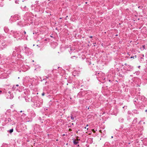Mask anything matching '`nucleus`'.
Here are the masks:
<instances>
[{
	"mask_svg": "<svg viewBox=\"0 0 147 147\" xmlns=\"http://www.w3.org/2000/svg\"><path fill=\"white\" fill-rule=\"evenodd\" d=\"M139 61L140 63H143L144 62V58L143 57H140L139 59Z\"/></svg>",
	"mask_w": 147,
	"mask_h": 147,
	"instance_id": "6ab92c4d",
	"label": "nucleus"
},
{
	"mask_svg": "<svg viewBox=\"0 0 147 147\" xmlns=\"http://www.w3.org/2000/svg\"><path fill=\"white\" fill-rule=\"evenodd\" d=\"M99 74V73L98 72H96V73L95 74V75H97V74Z\"/></svg>",
	"mask_w": 147,
	"mask_h": 147,
	"instance_id": "a19ab883",
	"label": "nucleus"
},
{
	"mask_svg": "<svg viewBox=\"0 0 147 147\" xmlns=\"http://www.w3.org/2000/svg\"><path fill=\"white\" fill-rule=\"evenodd\" d=\"M38 2L39 1H36L35 2V4L34 5H32L31 6L32 10L37 12L40 11L41 9L40 3Z\"/></svg>",
	"mask_w": 147,
	"mask_h": 147,
	"instance_id": "f03ea898",
	"label": "nucleus"
},
{
	"mask_svg": "<svg viewBox=\"0 0 147 147\" xmlns=\"http://www.w3.org/2000/svg\"><path fill=\"white\" fill-rule=\"evenodd\" d=\"M75 57V56H73L71 57V58H72H72H73V57Z\"/></svg>",
	"mask_w": 147,
	"mask_h": 147,
	"instance_id": "c03bdc74",
	"label": "nucleus"
},
{
	"mask_svg": "<svg viewBox=\"0 0 147 147\" xmlns=\"http://www.w3.org/2000/svg\"><path fill=\"white\" fill-rule=\"evenodd\" d=\"M32 102H33V107H40L42 104L43 100L37 96L34 97L32 98Z\"/></svg>",
	"mask_w": 147,
	"mask_h": 147,
	"instance_id": "f257e3e1",
	"label": "nucleus"
},
{
	"mask_svg": "<svg viewBox=\"0 0 147 147\" xmlns=\"http://www.w3.org/2000/svg\"><path fill=\"white\" fill-rule=\"evenodd\" d=\"M18 89V88H16V86H15L14 85L12 88V90H17Z\"/></svg>",
	"mask_w": 147,
	"mask_h": 147,
	"instance_id": "412c9836",
	"label": "nucleus"
},
{
	"mask_svg": "<svg viewBox=\"0 0 147 147\" xmlns=\"http://www.w3.org/2000/svg\"><path fill=\"white\" fill-rule=\"evenodd\" d=\"M20 34L17 32H13V35L14 38H16L20 36Z\"/></svg>",
	"mask_w": 147,
	"mask_h": 147,
	"instance_id": "9d476101",
	"label": "nucleus"
},
{
	"mask_svg": "<svg viewBox=\"0 0 147 147\" xmlns=\"http://www.w3.org/2000/svg\"><path fill=\"white\" fill-rule=\"evenodd\" d=\"M142 56L143 57H144V55H142Z\"/></svg>",
	"mask_w": 147,
	"mask_h": 147,
	"instance_id": "4d7b16f0",
	"label": "nucleus"
},
{
	"mask_svg": "<svg viewBox=\"0 0 147 147\" xmlns=\"http://www.w3.org/2000/svg\"><path fill=\"white\" fill-rule=\"evenodd\" d=\"M69 52L70 54L73 53H75L76 52V50L74 47H70L69 50Z\"/></svg>",
	"mask_w": 147,
	"mask_h": 147,
	"instance_id": "1a4fd4ad",
	"label": "nucleus"
},
{
	"mask_svg": "<svg viewBox=\"0 0 147 147\" xmlns=\"http://www.w3.org/2000/svg\"><path fill=\"white\" fill-rule=\"evenodd\" d=\"M40 128V126L38 125H35L34 127V131H38Z\"/></svg>",
	"mask_w": 147,
	"mask_h": 147,
	"instance_id": "9b49d317",
	"label": "nucleus"
},
{
	"mask_svg": "<svg viewBox=\"0 0 147 147\" xmlns=\"http://www.w3.org/2000/svg\"><path fill=\"white\" fill-rule=\"evenodd\" d=\"M29 115L31 117V118L28 121H31L32 120V118L34 117L36 115L35 113L33 111H32L29 113Z\"/></svg>",
	"mask_w": 147,
	"mask_h": 147,
	"instance_id": "423d86ee",
	"label": "nucleus"
},
{
	"mask_svg": "<svg viewBox=\"0 0 147 147\" xmlns=\"http://www.w3.org/2000/svg\"><path fill=\"white\" fill-rule=\"evenodd\" d=\"M7 46L5 43V40H2L0 41V47L2 49L6 48Z\"/></svg>",
	"mask_w": 147,
	"mask_h": 147,
	"instance_id": "39448f33",
	"label": "nucleus"
},
{
	"mask_svg": "<svg viewBox=\"0 0 147 147\" xmlns=\"http://www.w3.org/2000/svg\"><path fill=\"white\" fill-rule=\"evenodd\" d=\"M113 136H111V138H113Z\"/></svg>",
	"mask_w": 147,
	"mask_h": 147,
	"instance_id": "69168bd1",
	"label": "nucleus"
},
{
	"mask_svg": "<svg viewBox=\"0 0 147 147\" xmlns=\"http://www.w3.org/2000/svg\"><path fill=\"white\" fill-rule=\"evenodd\" d=\"M141 122V121H139V123H138V124H140V122Z\"/></svg>",
	"mask_w": 147,
	"mask_h": 147,
	"instance_id": "8fccbe9b",
	"label": "nucleus"
},
{
	"mask_svg": "<svg viewBox=\"0 0 147 147\" xmlns=\"http://www.w3.org/2000/svg\"><path fill=\"white\" fill-rule=\"evenodd\" d=\"M89 37L90 38H92V36H89Z\"/></svg>",
	"mask_w": 147,
	"mask_h": 147,
	"instance_id": "a18cd8bd",
	"label": "nucleus"
},
{
	"mask_svg": "<svg viewBox=\"0 0 147 147\" xmlns=\"http://www.w3.org/2000/svg\"><path fill=\"white\" fill-rule=\"evenodd\" d=\"M48 75L49 78H52V76L51 75V74H49Z\"/></svg>",
	"mask_w": 147,
	"mask_h": 147,
	"instance_id": "c9c22d12",
	"label": "nucleus"
},
{
	"mask_svg": "<svg viewBox=\"0 0 147 147\" xmlns=\"http://www.w3.org/2000/svg\"><path fill=\"white\" fill-rule=\"evenodd\" d=\"M88 124H87V125H86V127H87V126H88Z\"/></svg>",
	"mask_w": 147,
	"mask_h": 147,
	"instance_id": "bf43d9fd",
	"label": "nucleus"
},
{
	"mask_svg": "<svg viewBox=\"0 0 147 147\" xmlns=\"http://www.w3.org/2000/svg\"><path fill=\"white\" fill-rule=\"evenodd\" d=\"M10 110H7L6 113H5V114H6L7 113H9L10 112Z\"/></svg>",
	"mask_w": 147,
	"mask_h": 147,
	"instance_id": "72a5a7b5",
	"label": "nucleus"
},
{
	"mask_svg": "<svg viewBox=\"0 0 147 147\" xmlns=\"http://www.w3.org/2000/svg\"><path fill=\"white\" fill-rule=\"evenodd\" d=\"M22 32H23V33H24V34H25L26 33V32L25 31H23L22 30L20 32V34H21V33H22Z\"/></svg>",
	"mask_w": 147,
	"mask_h": 147,
	"instance_id": "c85d7f7f",
	"label": "nucleus"
},
{
	"mask_svg": "<svg viewBox=\"0 0 147 147\" xmlns=\"http://www.w3.org/2000/svg\"><path fill=\"white\" fill-rule=\"evenodd\" d=\"M84 128H85V129H86V127H84Z\"/></svg>",
	"mask_w": 147,
	"mask_h": 147,
	"instance_id": "0e129e2a",
	"label": "nucleus"
},
{
	"mask_svg": "<svg viewBox=\"0 0 147 147\" xmlns=\"http://www.w3.org/2000/svg\"><path fill=\"white\" fill-rule=\"evenodd\" d=\"M79 143L78 142L76 141L75 140H73V143L74 144L76 145Z\"/></svg>",
	"mask_w": 147,
	"mask_h": 147,
	"instance_id": "5701e85b",
	"label": "nucleus"
},
{
	"mask_svg": "<svg viewBox=\"0 0 147 147\" xmlns=\"http://www.w3.org/2000/svg\"><path fill=\"white\" fill-rule=\"evenodd\" d=\"M79 146V145H78V146Z\"/></svg>",
	"mask_w": 147,
	"mask_h": 147,
	"instance_id": "338daca9",
	"label": "nucleus"
},
{
	"mask_svg": "<svg viewBox=\"0 0 147 147\" xmlns=\"http://www.w3.org/2000/svg\"><path fill=\"white\" fill-rule=\"evenodd\" d=\"M17 25L19 26H22V23L21 22H18Z\"/></svg>",
	"mask_w": 147,
	"mask_h": 147,
	"instance_id": "bb28decb",
	"label": "nucleus"
},
{
	"mask_svg": "<svg viewBox=\"0 0 147 147\" xmlns=\"http://www.w3.org/2000/svg\"><path fill=\"white\" fill-rule=\"evenodd\" d=\"M45 41H47V38L45 39Z\"/></svg>",
	"mask_w": 147,
	"mask_h": 147,
	"instance_id": "3c124183",
	"label": "nucleus"
},
{
	"mask_svg": "<svg viewBox=\"0 0 147 147\" xmlns=\"http://www.w3.org/2000/svg\"><path fill=\"white\" fill-rule=\"evenodd\" d=\"M14 50H15L16 51H18L19 48L18 47H15Z\"/></svg>",
	"mask_w": 147,
	"mask_h": 147,
	"instance_id": "7c9ffc66",
	"label": "nucleus"
},
{
	"mask_svg": "<svg viewBox=\"0 0 147 147\" xmlns=\"http://www.w3.org/2000/svg\"><path fill=\"white\" fill-rule=\"evenodd\" d=\"M17 57L18 58L22 59H23L24 58V56L20 54H18Z\"/></svg>",
	"mask_w": 147,
	"mask_h": 147,
	"instance_id": "f3484780",
	"label": "nucleus"
},
{
	"mask_svg": "<svg viewBox=\"0 0 147 147\" xmlns=\"http://www.w3.org/2000/svg\"><path fill=\"white\" fill-rule=\"evenodd\" d=\"M137 57V56L136 55H135L134 56H133V57H130V58H133V59H134V58H136Z\"/></svg>",
	"mask_w": 147,
	"mask_h": 147,
	"instance_id": "2f4dec72",
	"label": "nucleus"
},
{
	"mask_svg": "<svg viewBox=\"0 0 147 147\" xmlns=\"http://www.w3.org/2000/svg\"><path fill=\"white\" fill-rule=\"evenodd\" d=\"M47 83V82H45V84H46Z\"/></svg>",
	"mask_w": 147,
	"mask_h": 147,
	"instance_id": "6e6d98bb",
	"label": "nucleus"
},
{
	"mask_svg": "<svg viewBox=\"0 0 147 147\" xmlns=\"http://www.w3.org/2000/svg\"><path fill=\"white\" fill-rule=\"evenodd\" d=\"M137 121V117H135L133 120V121L132 122V124H136Z\"/></svg>",
	"mask_w": 147,
	"mask_h": 147,
	"instance_id": "2eb2a0df",
	"label": "nucleus"
},
{
	"mask_svg": "<svg viewBox=\"0 0 147 147\" xmlns=\"http://www.w3.org/2000/svg\"><path fill=\"white\" fill-rule=\"evenodd\" d=\"M119 121L120 123H123L124 121V119L122 117H120L119 118Z\"/></svg>",
	"mask_w": 147,
	"mask_h": 147,
	"instance_id": "aec40b11",
	"label": "nucleus"
},
{
	"mask_svg": "<svg viewBox=\"0 0 147 147\" xmlns=\"http://www.w3.org/2000/svg\"><path fill=\"white\" fill-rule=\"evenodd\" d=\"M91 64V62H90L89 63V65H90Z\"/></svg>",
	"mask_w": 147,
	"mask_h": 147,
	"instance_id": "864d4df0",
	"label": "nucleus"
},
{
	"mask_svg": "<svg viewBox=\"0 0 147 147\" xmlns=\"http://www.w3.org/2000/svg\"><path fill=\"white\" fill-rule=\"evenodd\" d=\"M92 130L94 133H95L96 132V131H95L94 129H92Z\"/></svg>",
	"mask_w": 147,
	"mask_h": 147,
	"instance_id": "e433bc0d",
	"label": "nucleus"
},
{
	"mask_svg": "<svg viewBox=\"0 0 147 147\" xmlns=\"http://www.w3.org/2000/svg\"><path fill=\"white\" fill-rule=\"evenodd\" d=\"M13 95H12V96H11L10 97V99H12L13 98Z\"/></svg>",
	"mask_w": 147,
	"mask_h": 147,
	"instance_id": "79ce46f5",
	"label": "nucleus"
},
{
	"mask_svg": "<svg viewBox=\"0 0 147 147\" xmlns=\"http://www.w3.org/2000/svg\"><path fill=\"white\" fill-rule=\"evenodd\" d=\"M24 9H25V10H24V11H27L28 10V8L26 6H24Z\"/></svg>",
	"mask_w": 147,
	"mask_h": 147,
	"instance_id": "c756f323",
	"label": "nucleus"
},
{
	"mask_svg": "<svg viewBox=\"0 0 147 147\" xmlns=\"http://www.w3.org/2000/svg\"><path fill=\"white\" fill-rule=\"evenodd\" d=\"M62 19V18H60V19Z\"/></svg>",
	"mask_w": 147,
	"mask_h": 147,
	"instance_id": "774afa93",
	"label": "nucleus"
},
{
	"mask_svg": "<svg viewBox=\"0 0 147 147\" xmlns=\"http://www.w3.org/2000/svg\"><path fill=\"white\" fill-rule=\"evenodd\" d=\"M127 108V106H124L123 107V108H125V109H126Z\"/></svg>",
	"mask_w": 147,
	"mask_h": 147,
	"instance_id": "4c0bfd02",
	"label": "nucleus"
},
{
	"mask_svg": "<svg viewBox=\"0 0 147 147\" xmlns=\"http://www.w3.org/2000/svg\"><path fill=\"white\" fill-rule=\"evenodd\" d=\"M12 55L13 56H16V51H13L12 53Z\"/></svg>",
	"mask_w": 147,
	"mask_h": 147,
	"instance_id": "4be33fe9",
	"label": "nucleus"
},
{
	"mask_svg": "<svg viewBox=\"0 0 147 147\" xmlns=\"http://www.w3.org/2000/svg\"><path fill=\"white\" fill-rule=\"evenodd\" d=\"M13 128H12V129H10V130L8 131V132L10 134H11L13 132Z\"/></svg>",
	"mask_w": 147,
	"mask_h": 147,
	"instance_id": "b1692460",
	"label": "nucleus"
},
{
	"mask_svg": "<svg viewBox=\"0 0 147 147\" xmlns=\"http://www.w3.org/2000/svg\"><path fill=\"white\" fill-rule=\"evenodd\" d=\"M127 113L128 115H133V114L130 111H127Z\"/></svg>",
	"mask_w": 147,
	"mask_h": 147,
	"instance_id": "a878e982",
	"label": "nucleus"
},
{
	"mask_svg": "<svg viewBox=\"0 0 147 147\" xmlns=\"http://www.w3.org/2000/svg\"><path fill=\"white\" fill-rule=\"evenodd\" d=\"M22 111H20V113H22Z\"/></svg>",
	"mask_w": 147,
	"mask_h": 147,
	"instance_id": "13d9d810",
	"label": "nucleus"
},
{
	"mask_svg": "<svg viewBox=\"0 0 147 147\" xmlns=\"http://www.w3.org/2000/svg\"><path fill=\"white\" fill-rule=\"evenodd\" d=\"M19 86V85L18 84H17L15 86H16V87H18V86Z\"/></svg>",
	"mask_w": 147,
	"mask_h": 147,
	"instance_id": "49530a36",
	"label": "nucleus"
},
{
	"mask_svg": "<svg viewBox=\"0 0 147 147\" xmlns=\"http://www.w3.org/2000/svg\"><path fill=\"white\" fill-rule=\"evenodd\" d=\"M9 92V94H11V92H10V91H9V92Z\"/></svg>",
	"mask_w": 147,
	"mask_h": 147,
	"instance_id": "603ef678",
	"label": "nucleus"
},
{
	"mask_svg": "<svg viewBox=\"0 0 147 147\" xmlns=\"http://www.w3.org/2000/svg\"><path fill=\"white\" fill-rule=\"evenodd\" d=\"M71 119L72 120H74V117H73L72 115H71Z\"/></svg>",
	"mask_w": 147,
	"mask_h": 147,
	"instance_id": "473e14b6",
	"label": "nucleus"
},
{
	"mask_svg": "<svg viewBox=\"0 0 147 147\" xmlns=\"http://www.w3.org/2000/svg\"><path fill=\"white\" fill-rule=\"evenodd\" d=\"M119 112V110L116 107L114 108L113 110V114L114 115H116Z\"/></svg>",
	"mask_w": 147,
	"mask_h": 147,
	"instance_id": "f8f14e48",
	"label": "nucleus"
},
{
	"mask_svg": "<svg viewBox=\"0 0 147 147\" xmlns=\"http://www.w3.org/2000/svg\"><path fill=\"white\" fill-rule=\"evenodd\" d=\"M131 119V118L130 117V116H128L127 117V120L128 121H130Z\"/></svg>",
	"mask_w": 147,
	"mask_h": 147,
	"instance_id": "393cba45",
	"label": "nucleus"
},
{
	"mask_svg": "<svg viewBox=\"0 0 147 147\" xmlns=\"http://www.w3.org/2000/svg\"><path fill=\"white\" fill-rule=\"evenodd\" d=\"M15 3H17V1H15Z\"/></svg>",
	"mask_w": 147,
	"mask_h": 147,
	"instance_id": "680f3d73",
	"label": "nucleus"
},
{
	"mask_svg": "<svg viewBox=\"0 0 147 147\" xmlns=\"http://www.w3.org/2000/svg\"><path fill=\"white\" fill-rule=\"evenodd\" d=\"M24 52L26 55L29 56L32 54L33 53L32 50L27 47L26 45H24Z\"/></svg>",
	"mask_w": 147,
	"mask_h": 147,
	"instance_id": "7ed1b4c3",
	"label": "nucleus"
},
{
	"mask_svg": "<svg viewBox=\"0 0 147 147\" xmlns=\"http://www.w3.org/2000/svg\"><path fill=\"white\" fill-rule=\"evenodd\" d=\"M25 99L26 102H29L30 101L32 100V99L29 97H28V96H25Z\"/></svg>",
	"mask_w": 147,
	"mask_h": 147,
	"instance_id": "4468645a",
	"label": "nucleus"
},
{
	"mask_svg": "<svg viewBox=\"0 0 147 147\" xmlns=\"http://www.w3.org/2000/svg\"><path fill=\"white\" fill-rule=\"evenodd\" d=\"M57 42H53L52 43L51 46L54 49L57 45Z\"/></svg>",
	"mask_w": 147,
	"mask_h": 147,
	"instance_id": "ddd939ff",
	"label": "nucleus"
},
{
	"mask_svg": "<svg viewBox=\"0 0 147 147\" xmlns=\"http://www.w3.org/2000/svg\"><path fill=\"white\" fill-rule=\"evenodd\" d=\"M45 77L46 78H49V77L48 76V75L47 76H45Z\"/></svg>",
	"mask_w": 147,
	"mask_h": 147,
	"instance_id": "58836bf2",
	"label": "nucleus"
},
{
	"mask_svg": "<svg viewBox=\"0 0 147 147\" xmlns=\"http://www.w3.org/2000/svg\"><path fill=\"white\" fill-rule=\"evenodd\" d=\"M18 113H15V115H14V116L15 117L16 116L17 117L18 116Z\"/></svg>",
	"mask_w": 147,
	"mask_h": 147,
	"instance_id": "f704fd0d",
	"label": "nucleus"
},
{
	"mask_svg": "<svg viewBox=\"0 0 147 147\" xmlns=\"http://www.w3.org/2000/svg\"><path fill=\"white\" fill-rule=\"evenodd\" d=\"M33 34H36V32H34V31H33Z\"/></svg>",
	"mask_w": 147,
	"mask_h": 147,
	"instance_id": "37998d69",
	"label": "nucleus"
},
{
	"mask_svg": "<svg viewBox=\"0 0 147 147\" xmlns=\"http://www.w3.org/2000/svg\"><path fill=\"white\" fill-rule=\"evenodd\" d=\"M145 45H142V47L141 48V50H144L145 48Z\"/></svg>",
	"mask_w": 147,
	"mask_h": 147,
	"instance_id": "cd10ccee",
	"label": "nucleus"
},
{
	"mask_svg": "<svg viewBox=\"0 0 147 147\" xmlns=\"http://www.w3.org/2000/svg\"><path fill=\"white\" fill-rule=\"evenodd\" d=\"M145 112H146L147 113V109L145 111Z\"/></svg>",
	"mask_w": 147,
	"mask_h": 147,
	"instance_id": "5fc2aeb1",
	"label": "nucleus"
},
{
	"mask_svg": "<svg viewBox=\"0 0 147 147\" xmlns=\"http://www.w3.org/2000/svg\"><path fill=\"white\" fill-rule=\"evenodd\" d=\"M109 82H111V80H109Z\"/></svg>",
	"mask_w": 147,
	"mask_h": 147,
	"instance_id": "052dcab7",
	"label": "nucleus"
},
{
	"mask_svg": "<svg viewBox=\"0 0 147 147\" xmlns=\"http://www.w3.org/2000/svg\"><path fill=\"white\" fill-rule=\"evenodd\" d=\"M5 121H7V123L10 122L11 124L12 125H15V123L10 118H9L8 119L6 118L5 119Z\"/></svg>",
	"mask_w": 147,
	"mask_h": 147,
	"instance_id": "0eeeda50",
	"label": "nucleus"
},
{
	"mask_svg": "<svg viewBox=\"0 0 147 147\" xmlns=\"http://www.w3.org/2000/svg\"><path fill=\"white\" fill-rule=\"evenodd\" d=\"M67 17H68V16H66V17H65V19L66 20V18H67Z\"/></svg>",
	"mask_w": 147,
	"mask_h": 147,
	"instance_id": "de8ad7c7",
	"label": "nucleus"
},
{
	"mask_svg": "<svg viewBox=\"0 0 147 147\" xmlns=\"http://www.w3.org/2000/svg\"><path fill=\"white\" fill-rule=\"evenodd\" d=\"M133 113L134 114H139L138 111L136 109H134L132 111Z\"/></svg>",
	"mask_w": 147,
	"mask_h": 147,
	"instance_id": "dca6fc26",
	"label": "nucleus"
},
{
	"mask_svg": "<svg viewBox=\"0 0 147 147\" xmlns=\"http://www.w3.org/2000/svg\"><path fill=\"white\" fill-rule=\"evenodd\" d=\"M127 67H128L127 68V70L129 71H130L131 69H132L133 68V67H131L129 65H128L127 66Z\"/></svg>",
	"mask_w": 147,
	"mask_h": 147,
	"instance_id": "a211bd4d",
	"label": "nucleus"
},
{
	"mask_svg": "<svg viewBox=\"0 0 147 147\" xmlns=\"http://www.w3.org/2000/svg\"><path fill=\"white\" fill-rule=\"evenodd\" d=\"M20 17L18 15H15L14 16H12L10 19V21L11 22H15L17 20H19Z\"/></svg>",
	"mask_w": 147,
	"mask_h": 147,
	"instance_id": "20e7f679",
	"label": "nucleus"
},
{
	"mask_svg": "<svg viewBox=\"0 0 147 147\" xmlns=\"http://www.w3.org/2000/svg\"><path fill=\"white\" fill-rule=\"evenodd\" d=\"M85 94V91H80L78 94L77 96L79 98H81L84 96Z\"/></svg>",
	"mask_w": 147,
	"mask_h": 147,
	"instance_id": "6e6552de",
	"label": "nucleus"
},
{
	"mask_svg": "<svg viewBox=\"0 0 147 147\" xmlns=\"http://www.w3.org/2000/svg\"><path fill=\"white\" fill-rule=\"evenodd\" d=\"M45 94L44 92H43V93H42V96H44L45 95Z\"/></svg>",
	"mask_w": 147,
	"mask_h": 147,
	"instance_id": "ea45409f",
	"label": "nucleus"
},
{
	"mask_svg": "<svg viewBox=\"0 0 147 147\" xmlns=\"http://www.w3.org/2000/svg\"><path fill=\"white\" fill-rule=\"evenodd\" d=\"M2 92V91L1 90H0V94H1V93Z\"/></svg>",
	"mask_w": 147,
	"mask_h": 147,
	"instance_id": "09e8293b",
	"label": "nucleus"
},
{
	"mask_svg": "<svg viewBox=\"0 0 147 147\" xmlns=\"http://www.w3.org/2000/svg\"><path fill=\"white\" fill-rule=\"evenodd\" d=\"M115 36H118V35H117V34H116V35H115Z\"/></svg>",
	"mask_w": 147,
	"mask_h": 147,
	"instance_id": "e2e57ef3",
	"label": "nucleus"
}]
</instances>
